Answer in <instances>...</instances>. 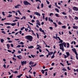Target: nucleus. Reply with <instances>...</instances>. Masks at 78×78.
<instances>
[{
	"mask_svg": "<svg viewBox=\"0 0 78 78\" xmlns=\"http://www.w3.org/2000/svg\"><path fill=\"white\" fill-rule=\"evenodd\" d=\"M25 38L29 40L30 42H31L33 40V37L30 35L26 36L25 37Z\"/></svg>",
	"mask_w": 78,
	"mask_h": 78,
	"instance_id": "obj_1",
	"label": "nucleus"
},
{
	"mask_svg": "<svg viewBox=\"0 0 78 78\" xmlns=\"http://www.w3.org/2000/svg\"><path fill=\"white\" fill-rule=\"evenodd\" d=\"M5 25H11L12 27H14V26H15V25H16V23H5Z\"/></svg>",
	"mask_w": 78,
	"mask_h": 78,
	"instance_id": "obj_2",
	"label": "nucleus"
},
{
	"mask_svg": "<svg viewBox=\"0 0 78 78\" xmlns=\"http://www.w3.org/2000/svg\"><path fill=\"white\" fill-rule=\"evenodd\" d=\"M23 3L24 5H31L30 3L27 1H24Z\"/></svg>",
	"mask_w": 78,
	"mask_h": 78,
	"instance_id": "obj_3",
	"label": "nucleus"
},
{
	"mask_svg": "<svg viewBox=\"0 0 78 78\" xmlns=\"http://www.w3.org/2000/svg\"><path fill=\"white\" fill-rule=\"evenodd\" d=\"M66 55H65V57H64V58L65 59H66L67 58H68V57H69V56L70 55V54L69 53V52H66Z\"/></svg>",
	"mask_w": 78,
	"mask_h": 78,
	"instance_id": "obj_4",
	"label": "nucleus"
},
{
	"mask_svg": "<svg viewBox=\"0 0 78 78\" xmlns=\"http://www.w3.org/2000/svg\"><path fill=\"white\" fill-rule=\"evenodd\" d=\"M64 45V47H66V43L65 42H63L62 44H59V46H60L61 48L62 46L61 45Z\"/></svg>",
	"mask_w": 78,
	"mask_h": 78,
	"instance_id": "obj_5",
	"label": "nucleus"
},
{
	"mask_svg": "<svg viewBox=\"0 0 78 78\" xmlns=\"http://www.w3.org/2000/svg\"><path fill=\"white\" fill-rule=\"evenodd\" d=\"M72 50L75 53V54L76 56L78 55V54H77V52H76V49L75 48L72 49Z\"/></svg>",
	"mask_w": 78,
	"mask_h": 78,
	"instance_id": "obj_6",
	"label": "nucleus"
},
{
	"mask_svg": "<svg viewBox=\"0 0 78 78\" xmlns=\"http://www.w3.org/2000/svg\"><path fill=\"white\" fill-rule=\"evenodd\" d=\"M27 64V61H22L21 62V64L22 65V66H23V65H24V64H25H25Z\"/></svg>",
	"mask_w": 78,
	"mask_h": 78,
	"instance_id": "obj_7",
	"label": "nucleus"
},
{
	"mask_svg": "<svg viewBox=\"0 0 78 78\" xmlns=\"http://www.w3.org/2000/svg\"><path fill=\"white\" fill-rule=\"evenodd\" d=\"M40 31L42 33H43L44 34V35H45L46 34L45 33V32H44V30H42L41 28H40L39 29Z\"/></svg>",
	"mask_w": 78,
	"mask_h": 78,
	"instance_id": "obj_8",
	"label": "nucleus"
},
{
	"mask_svg": "<svg viewBox=\"0 0 78 78\" xmlns=\"http://www.w3.org/2000/svg\"><path fill=\"white\" fill-rule=\"evenodd\" d=\"M36 22L37 25H38L39 26H41V23H40V21L38 20H37L36 21Z\"/></svg>",
	"mask_w": 78,
	"mask_h": 78,
	"instance_id": "obj_9",
	"label": "nucleus"
},
{
	"mask_svg": "<svg viewBox=\"0 0 78 78\" xmlns=\"http://www.w3.org/2000/svg\"><path fill=\"white\" fill-rule=\"evenodd\" d=\"M34 14L37 15V16H41V14H39L38 12H35L34 13Z\"/></svg>",
	"mask_w": 78,
	"mask_h": 78,
	"instance_id": "obj_10",
	"label": "nucleus"
},
{
	"mask_svg": "<svg viewBox=\"0 0 78 78\" xmlns=\"http://www.w3.org/2000/svg\"><path fill=\"white\" fill-rule=\"evenodd\" d=\"M60 49H61V50H62V51H64V46L63 45H61L62 48H61V46H60Z\"/></svg>",
	"mask_w": 78,
	"mask_h": 78,
	"instance_id": "obj_11",
	"label": "nucleus"
},
{
	"mask_svg": "<svg viewBox=\"0 0 78 78\" xmlns=\"http://www.w3.org/2000/svg\"><path fill=\"white\" fill-rule=\"evenodd\" d=\"M10 71L11 72H12V73H18V71H15V72H14L12 69L10 70Z\"/></svg>",
	"mask_w": 78,
	"mask_h": 78,
	"instance_id": "obj_12",
	"label": "nucleus"
},
{
	"mask_svg": "<svg viewBox=\"0 0 78 78\" xmlns=\"http://www.w3.org/2000/svg\"><path fill=\"white\" fill-rule=\"evenodd\" d=\"M73 29H78V26H73Z\"/></svg>",
	"mask_w": 78,
	"mask_h": 78,
	"instance_id": "obj_13",
	"label": "nucleus"
},
{
	"mask_svg": "<svg viewBox=\"0 0 78 78\" xmlns=\"http://www.w3.org/2000/svg\"><path fill=\"white\" fill-rule=\"evenodd\" d=\"M23 75V74H20V75H18V76H17V77H18V78H21V76H22Z\"/></svg>",
	"mask_w": 78,
	"mask_h": 78,
	"instance_id": "obj_14",
	"label": "nucleus"
},
{
	"mask_svg": "<svg viewBox=\"0 0 78 78\" xmlns=\"http://www.w3.org/2000/svg\"><path fill=\"white\" fill-rule=\"evenodd\" d=\"M0 41L2 43H3L4 41H5V40L3 39H1Z\"/></svg>",
	"mask_w": 78,
	"mask_h": 78,
	"instance_id": "obj_15",
	"label": "nucleus"
},
{
	"mask_svg": "<svg viewBox=\"0 0 78 78\" xmlns=\"http://www.w3.org/2000/svg\"><path fill=\"white\" fill-rule=\"evenodd\" d=\"M36 34L37 39H39V34H38V33H36Z\"/></svg>",
	"mask_w": 78,
	"mask_h": 78,
	"instance_id": "obj_16",
	"label": "nucleus"
},
{
	"mask_svg": "<svg viewBox=\"0 0 78 78\" xmlns=\"http://www.w3.org/2000/svg\"><path fill=\"white\" fill-rule=\"evenodd\" d=\"M19 56H20V57H21V56L20 55L19 56H17V58L19 59H22V58L21 57H20Z\"/></svg>",
	"mask_w": 78,
	"mask_h": 78,
	"instance_id": "obj_17",
	"label": "nucleus"
},
{
	"mask_svg": "<svg viewBox=\"0 0 78 78\" xmlns=\"http://www.w3.org/2000/svg\"><path fill=\"white\" fill-rule=\"evenodd\" d=\"M25 76L27 78H32V77H31V75H29V77H28V76H27L26 75Z\"/></svg>",
	"mask_w": 78,
	"mask_h": 78,
	"instance_id": "obj_18",
	"label": "nucleus"
},
{
	"mask_svg": "<svg viewBox=\"0 0 78 78\" xmlns=\"http://www.w3.org/2000/svg\"><path fill=\"white\" fill-rule=\"evenodd\" d=\"M28 48H34V46H29L28 47Z\"/></svg>",
	"mask_w": 78,
	"mask_h": 78,
	"instance_id": "obj_19",
	"label": "nucleus"
},
{
	"mask_svg": "<svg viewBox=\"0 0 78 78\" xmlns=\"http://www.w3.org/2000/svg\"><path fill=\"white\" fill-rule=\"evenodd\" d=\"M62 28H64V29H66V26L65 25H64V26H62Z\"/></svg>",
	"mask_w": 78,
	"mask_h": 78,
	"instance_id": "obj_20",
	"label": "nucleus"
},
{
	"mask_svg": "<svg viewBox=\"0 0 78 78\" xmlns=\"http://www.w3.org/2000/svg\"><path fill=\"white\" fill-rule=\"evenodd\" d=\"M55 10L57 12H59V9L57 8L55 9Z\"/></svg>",
	"mask_w": 78,
	"mask_h": 78,
	"instance_id": "obj_21",
	"label": "nucleus"
},
{
	"mask_svg": "<svg viewBox=\"0 0 78 78\" xmlns=\"http://www.w3.org/2000/svg\"><path fill=\"white\" fill-rule=\"evenodd\" d=\"M35 2H40V3H41V1L40 0H36Z\"/></svg>",
	"mask_w": 78,
	"mask_h": 78,
	"instance_id": "obj_22",
	"label": "nucleus"
},
{
	"mask_svg": "<svg viewBox=\"0 0 78 78\" xmlns=\"http://www.w3.org/2000/svg\"><path fill=\"white\" fill-rule=\"evenodd\" d=\"M53 23V24L55 25V27H57V24H56V23H55V22H54Z\"/></svg>",
	"mask_w": 78,
	"mask_h": 78,
	"instance_id": "obj_23",
	"label": "nucleus"
},
{
	"mask_svg": "<svg viewBox=\"0 0 78 78\" xmlns=\"http://www.w3.org/2000/svg\"><path fill=\"white\" fill-rule=\"evenodd\" d=\"M67 48H69V47L70 46V45L69 44V43H67Z\"/></svg>",
	"mask_w": 78,
	"mask_h": 78,
	"instance_id": "obj_24",
	"label": "nucleus"
},
{
	"mask_svg": "<svg viewBox=\"0 0 78 78\" xmlns=\"http://www.w3.org/2000/svg\"><path fill=\"white\" fill-rule=\"evenodd\" d=\"M41 72H42V73L43 74H44L45 73V72H44L45 71H44V70L42 69L41 70Z\"/></svg>",
	"mask_w": 78,
	"mask_h": 78,
	"instance_id": "obj_25",
	"label": "nucleus"
},
{
	"mask_svg": "<svg viewBox=\"0 0 78 78\" xmlns=\"http://www.w3.org/2000/svg\"><path fill=\"white\" fill-rule=\"evenodd\" d=\"M55 16H56V17H59V15H58V14L56 13L55 14Z\"/></svg>",
	"mask_w": 78,
	"mask_h": 78,
	"instance_id": "obj_26",
	"label": "nucleus"
},
{
	"mask_svg": "<svg viewBox=\"0 0 78 78\" xmlns=\"http://www.w3.org/2000/svg\"><path fill=\"white\" fill-rule=\"evenodd\" d=\"M31 56L32 58H34V57H36V56L34 55H31Z\"/></svg>",
	"mask_w": 78,
	"mask_h": 78,
	"instance_id": "obj_27",
	"label": "nucleus"
},
{
	"mask_svg": "<svg viewBox=\"0 0 78 78\" xmlns=\"http://www.w3.org/2000/svg\"><path fill=\"white\" fill-rule=\"evenodd\" d=\"M13 51L12 52V54H14V52H16V50H13Z\"/></svg>",
	"mask_w": 78,
	"mask_h": 78,
	"instance_id": "obj_28",
	"label": "nucleus"
},
{
	"mask_svg": "<svg viewBox=\"0 0 78 78\" xmlns=\"http://www.w3.org/2000/svg\"><path fill=\"white\" fill-rule=\"evenodd\" d=\"M46 2H47L48 5H49L50 4V2H49L48 0H46Z\"/></svg>",
	"mask_w": 78,
	"mask_h": 78,
	"instance_id": "obj_29",
	"label": "nucleus"
},
{
	"mask_svg": "<svg viewBox=\"0 0 78 78\" xmlns=\"http://www.w3.org/2000/svg\"><path fill=\"white\" fill-rule=\"evenodd\" d=\"M12 17V15H11L10 14H9V16H7V17Z\"/></svg>",
	"mask_w": 78,
	"mask_h": 78,
	"instance_id": "obj_30",
	"label": "nucleus"
},
{
	"mask_svg": "<svg viewBox=\"0 0 78 78\" xmlns=\"http://www.w3.org/2000/svg\"><path fill=\"white\" fill-rule=\"evenodd\" d=\"M18 12L19 13V14H20V15H22V14L21 13V12H20V10H18Z\"/></svg>",
	"mask_w": 78,
	"mask_h": 78,
	"instance_id": "obj_31",
	"label": "nucleus"
},
{
	"mask_svg": "<svg viewBox=\"0 0 78 78\" xmlns=\"http://www.w3.org/2000/svg\"><path fill=\"white\" fill-rule=\"evenodd\" d=\"M21 47V46L20 45H18L16 47V48H20Z\"/></svg>",
	"mask_w": 78,
	"mask_h": 78,
	"instance_id": "obj_32",
	"label": "nucleus"
},
{
	"mask_svg": "<svg viewBox=\"0 0 78 78\" xmlns=\"http://www.w3.org/2000/svg\"><path fill=\"white\" fill-rule=\"evenodd\" d=\"M13 76V74H12V75L9 76V78H12Z\"/></svg>",
	"mask_w": 78,
	"mask_h": 78,
	"instance_id": "obj_33",
	"label": "nucleus"
},
{
	"mask_svg": "<svg viewBox=\"0 0 78 78\" xmlns=\"http://www.w3.org/2000/svg\"><path fill=\"white\" fill-rule=\"evenodd\" d=\"M62 70H63V71H67V70H66V69L65 68L63 69H62Z\"/></svg>",
	"mask_w": 78,
	"mask_h": 78,
	"instance_id": "obj_34",
	"label": "nucleus"
},
{
	"mask_svg": "<svg viewBox=\"0 0 78 78\" xmlns=\"http://www.w3.org/2000/svg\"><path fill=\"white\" fill-rule=\"evenodd\" d=\"M2 33H3V34H6V33H5V31H2Z\"/></svg>",
	"mask_w": 78,
	"mask_h": 78,
	"instance_id": "obj_35",
	"label": "nucleus"
},
{
	"mask_svg": "<svg viewBox=\"0 0 78 78\" xmlns=\"http://www.w3.org/2000/svg\"><path fill=\"white\" fill-rule=\"evenodd\" d=\"M49 55H50V53H48V55H46L47 58H48V56Z\"/></svg>",
	"mask_w": 78,
	"mask_h": 78,
	"instance_id": "obj_36",
	"label": "nucleus"
},
{
	"mask_svg": "<svg viewBox=\"0 0 78 78\" xmlns=\"http://www.w3.org/2000/svg\"><path fill=\"white\" fill-rule=\"evenodd\" d=\"M50 16H53V13H50L49 14Z\"/></svg>",
	"mask_w": 78,
	"mask_h": 78,
	"instance_id": "obj_37",
	"label": "nucleus"
},
{
	"mask_svg": "<svg viewBox=\"0 0 78 78\" xmlns=\"http://www.w3.org/2000/svg\"><path fill=\"white\" fill-rule=\"evenodd\" d=\"M74 19H75L76 20H78V17L76 16H75L74 18Z\"/></svg>",
	"mask_w": 78,
	"mask_h": 78,
	"instance_id": "obj_38",
	"label": "nucleus"
},
{
	"mask_svg": "<svg viewBox=\"0 0 78 78\" xmlns=\"http://www.w3.org/2000/svg\"><path fill=\"white\" fill-rule=\"evenodd\" d=\"M7 47H10L9 44H7Z\"/></svg>",
	"mask_w": 78,
	"mask_h": 78,
	"instance_id": "obj_39",
	"label": "nucleus"
},
{
	"mask_svg": "<svg viewBox=\"0 0 78 78\" xmlns=\"http://www.w3.org/2000/svg\"><path fill=\"white\" fill-rule=\"evenodd\" d=\"M24 28H25V27H23L20 29V30H23V29H24Z\"/></svg>",
	"mask_w": 78,
	"mask_h": 78,
	"instance_id": "obj_40",
	"label": "nucleus"
},
{
	"mask_svg": "<svg viewBox=\"0 0 78 78\" xmlns=\"http://www.w3.org/2000/svg\"><path fill=\"white\" fill-rule=\"evenodd\" d=\"M2 14H3V16H5V12H2Z\"/></svg>",
	"mask_w": 78,
	"mask_h": 78,
	"instance_id": "obj_41",
	"label": "nucleus"
},
{
	"mask_svg": "<svg viewBox=\"0 0 78 78\" xmlns=\"http://www.w3.org/2000/svg\"><path fill=\"white\" fill-rule=\"evenodd\" d=\"M58 25H62V23L61 22H58Z\"/></svg>",
	"mask_w": 78,
	"mask_h": 78,
	"instance_id": "obj_42",
	"label": "nucleus"
},
{
	"mask_svg": "<svg viewBox=\"0 0 78 78\" xmlns=\"http://www.w3.org/2000/svg\"><path fill=\"white\" fill-rule=\"evenodd\" d=\"M62 13L63 14V15H66V13H65L64 12H62Z\"/></svg>",
	"mask_w": 78,
	"mask_h": 78,
	"instance_id": "obj_43",
	"label": "nucleus"
},
{
	"mask_svg": "<svg viewBox=\"0 0 78 78\" xmlns=\"http://www.w3.org/2000/svg\"><path fill=\"white\" fill-rule=\"evenodd\" d=\"M44 55H40V57H44Z\"/></svg>",
	"mask_w": 78,
	"mask_h": 78,
	"instance_id": "obj_44",
	"label": "nucleus"
},
{
	"mask_svg": "<svg viewBox=\"0 0 78 78\" xmlns=\"http://www.w3.org/2000/svg\"><path fill=\"white\" fill-rule=\"evenodd\" d=\"M55 58V55H53L51 57V59H53V58Z\"/></svg>",
	"mask_w": 78,
	"mask_h": 78,
	"instance_id": "obj_45",
	"label": "nucleus"
},
{
	"mask_svg": "<svg viewBox=\"0 0 78 78\" xmlns=\"http://www.w3.org/2000/svg\"><path fill=\"white\" fill-rule=\"evenodd\" d=\"M46 50L48 52V53H50V52L48 50V49H46Z\"/></svg>",
	"mask_w": 78,
	"mask_h": 78,
	"instance_id": "obj_46",
	"label": "nucleus"
},
{
	"mask_svg": "<svg viewBox=\"0 0 78 78\" xmlns=\"http://www.w3.org/2000/svg\"><path fill=\"white\" fill-rule=\"evenodd\" d=\"M15 19H20V18H19V17H15Z\"/></svg>",
	"mask_w": 78,
	"mask_h": 78,
	"instance_id": "obj_47",
	"label": "nucleus"
},
{
	"mask_svg": "<svg viewBox=\"0 0 78 78\" xmlns=\"http://www.w3.org/2000/svg\"><path fill=\"white\" fill-rule=\"evenodd\" d=\"M50 53V55H52L53 53V51H51Z\"/></svg>",
	"mask_w": 78,
	"mask_h": 78,
	"instance_id": "obj_48",
	"label": "nucleus"
},
{
	"mask_svg": "<svg viewBox=\"0 0 78 78\" xmlns=\"http://www.w3.org/2000/svg\"><path fill=\"white\" fill-rule=\"evenodd\" d=\"M32 62V61H31L29 63V65H31Z\"/></svg>",
	"mask_w": 78,
	"mask_h": 78,
	"instance_id": "obj_49",
	"label": "nucleus"
},
{
	"mask_svg": "<svg viewBox=\"0 0 78 78\" xmlns=\"http://www.w3.org/2000/svg\"><path fill=\"white\" fill-rule=\"evenodd\" d=\"M7 51L8 52H9V53H11V52H12V51H10V50H8Z\"/></svg>",
	"mask_w": 78,
	"mask_h": 78,
	"instance_id": "obj_50",
	"label": "nucleus"
},
{
	"mask_svg": "<svg viewBox=\"0 0 78 78\" xmlns=\"http://www.w3.org/2000/svg\"><path fill=\"white\" fill-rule=\"evenodd\" d=\"M67 69L68 70H71V69L69 68V66H68L67 68Z\"/></svg>",
	"mask_w": 78,
	"mask_h": 78,
	"instance_id": "obj_51",
	"label": "nucleus"
},
{
	"mask_svg": "<svg viewBox=\"0 0 78 78\" xmlns=\"http://www.w3.org/2000/svg\"><path fill=\"white\" fill-rule=\"evenodd\" d=\"M41 8H43V7H44V4L43 3L41 4Z\"/></svg>",
	"mask_w": 78,
	"mask_h": 78,
	"instance_id": "obj_52",
	"label": "nucleus"
},
{
	"mask_svg": "<svg viewBox=\"0 0 78 78\" xmlns=\"http://www.w3.org/2000/svg\"><path fill=\"white\" fill-rule=\"evenodd\" d=\"M28 23H29V24H30V25H33V24L32 23H30V22H28Z\"/></svg>",
	"mask_w": 78,
	"mask_h": 78,
	"instance_id": "obj_53",
	"label": "nucleus"
},
{
	"mask_svg": "<svg viewBox=\"0 0 78 78\" xmlns=\"http://www.w3.org/2000/svg\"><path fill=\"white\" fill-rule=\"evenodd\" d=\"M60 64H61V65H62V66L63 67H64V64H62V63H60Z\"/></svg>",
	"mask_w": 78,
	"mask_h": 78,
	"instance_id": "obj_54",
	"label": "nucleus"
},
{
	"mask_svg": "<svg viewBox=\"0 0 78 78\" xmlns=\"http://www.w3.org/2000/svg\"><path fill=\"white\" fill-rule=\"evenodd\" d=\"M15 8H19V7L17 5H16L15 6Z\"/></svg>",
	"mask_w": 78,
	"mask_h": 78,
	"instance_id": "obj_55",
	"label": "nucleus"
},
{
	"mask_svg": "<svg viewBox=\"0 0 78 78\" xmlns=\"http://www.w3.org/2000/svg\"><path fill=\"white\" fill-rule=\"evenodd\" d=\"M11 46L13 48L14 47V45H13V44H11Z\"/></svg>",
	"mask_w": 78,
	"mask_h": 78,
	"instance_id": "obj_56",
	"label": "nucleus"
},
{
	"mask_svg": "<svg viewBox=\"0 0 78 78\" xmlns=\"http://www.w3.org/2000/svg\"><path fill=\"white\" fill-rule=\"evenodd\" d=\"M45 20L46 21H47L48 20V17H46L45 18Z\"/></svg>",
	"mask_w": 78,
	"mask_h": 78,
	"instance_id": "obj_57",
	"label": "nucleus"
},
{
	"mask_svg": "<svg viewBox=\"0 0 78 78\" xmlns=\"http://www.w3.org/2000/svg\"><path fill=\"white\" fill-rule=\"evenodd\" d=\"M51 5H48V7L49 8H51Z\"/></svg>",
	"mask_w": 78,
	"mask_h": 78,
	"instance_id": "obj_58",
	"label": "nucleus"
},
{
	"mask_svg": "<svg viewBox=\"0 0 78 78\" xmlns=\"http://www.w3.org/2000/svg\"><path fill=\"white\" fill-rule=\"evenodd\" d=\"M20 44H22V45H23L24 44H23V42H20Z\"/></svg>",
	"mask_w": 78,
	"mask_h": 78,
	"instance_id": "obj_59",
	"label": "nucleus"
},
{
	"mask_svg": "<svg viewBox=\"0 0 78 78\" xmlns=\"http://www.w3.org/2000/svg\"><path fill=\"white\" fill-rule=\"evenodd\" d=\"M18 53H22V52L21 51H20L19 50L18 51Z\"/></svg>",
	"mask_w": 78,
	"mask_h": 78,
	"instance_id": "obj_60",
	"label": "nucleus"
},
{
	"mask_svg": "<svg viewBox=\"0 0 78 78\" xmlns=\"http://www.w3.org/2000/svg\"><path fill=\"white\" fill-rule=\"evenodd\" d=\"M47 72H46L45 73V76H47Z\"/></svg>",
	"mask_w": 78,
	"mask_h": 78,
	"instance_id": "obj_61",
	"label": "nucleus"
},
{
	"mask_svg": "<svg viewBox=\"0 0 78 78\" xmlns=\"http://www.w3.org/2000/svg\"><path fill=\"white\" fill-rule=\"evenodd\" d=\"M5 19H6V18H5L4 19H2L1 20L2 21H3V20H5Z\"/></svg>",
	"mask_w": 78,
	"mask_h": 78,
	"instance_id": "obj_62",
	"label": "nucleus"
},
{
	"mask_svg": "<svg viewBox=\"0 0 78 78\" xmlns=\"http://www.w3.org/2000/svg\"><path fill=\"white\" fill-rule=\"evenodd\" d=\"M49 28L50 30H53V27H50Z\"/></svg>",
	"mask_w": 78,
	"mask_h": 78,
	"instance_id": "obj_63",
	"label": "nucleus"
},
{
	"mask_svg": "<svg viewBox=\"0 0 78 78\" xmlns=\"http://www.w3.org/2000/svg\"><path fill=\"white\" fill-rule=\"evenodd\" d=\"M3 67H4V68L5 69H6V65H4L3 66Z\"/></svg>",
	"mask_w": 78,
	"mask_h": 78,
	"instance_id": "obj_64",
	"label": "nucleus"
}]
</instances>
